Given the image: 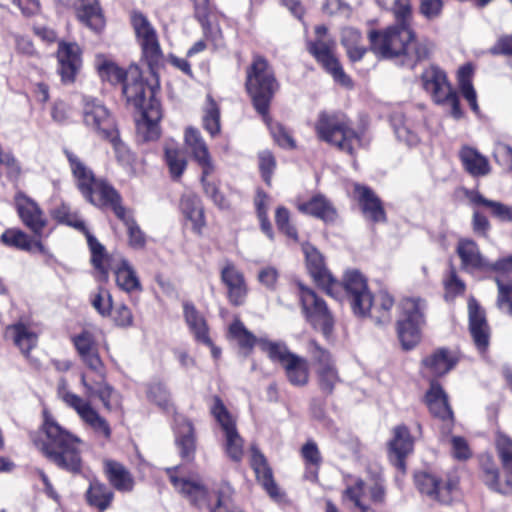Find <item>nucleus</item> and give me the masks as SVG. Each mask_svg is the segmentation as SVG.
Segmentation results:
<instances>
[{
  "label": "nucleus",
  "mask_w": 512,
  "mask_h": 512,
  "mask_svg": "<svg viewBox=\"0 0 512 512\" xmlns=\"http://www.w3.org/2000/svg\"><path fill=\"white\" fill-rule=\"evenodd\" d=\"M147 396L151 401L155 402L158 406L162 408L168 407L169 392L162 383H151L147 389Z\"/></svg>",
  "instance_id": "60"
},
{
  "label": "nucleus",
  "mask_w": 512,
  "mask_h": 512,
  "mask_svg": "<svg viewBox=\"0 0 512 512\" xmlns=\"http://www.w3.org/2000/svg\"><path fill=\"white\" fill-rule=\"evenodd\" d=\"M251 467L254 470L257 481L273 499H278L280 491L273 479V473L265 456L256 448H251Z\"/></svg>",
  "instance_id": "27"
},
{
  "label": "nucleus",
  "mask_w": 512,
  "mask_h": 512,
  "mask_svg": "<svg viewBox=\"0 0 512 512\" xmlns=\"http://www.w3.org/2000/svg\"><path fill=\"white\" fill-rule=\"evenodd\" d=\"M87 501L91 506L96 507L101 512L106 510L110 505L114 497L112 490L105 484L98 481L90 483L87 491Z\"/></svg>",
  "instance_id": "43"
},
{
  "label": "nucleus",
  "mask_w": 512,
  "mask_h": 512,
  "mask_svg": "<svg viewBox=\"0 0 512 512\" xmlns=\"http://www.w3.org/2000/svg\"><path fill=\"white\" fill-rule=\"evenodd\" d=\"M221 279L228 289L229 301L242 305L247 295V287L243 274L231 262H226L221 270Z\"/></svg>",
  "instance_id": "25"
},
{
  "label": "nucleus",
  "mask_w": 512,
  "mask_h": 512,
  "mask_svg": "<svg viewBox=\"0 0 512 512\" xmlns=\"http://www.w3.org/2000/svg\"><path fill=\"white\" fill-rule=\"evenodd\" d=\"M446 298H454L465 291L464 282L457 276L454 269H451L447 279L444 281Z\"/></svg>",
  "instance_id": "63"
},
{
  "label": "nucleus",
  "mask_w": 512,
  "mask_h": 512,
  "mask_svg": "<svg viewBox=\"0 0 512 512\" xmlns=\"http://www.w3.org/2000/svg\"><path fill=\"white\" fill-rule=\"evenodd\" d=\"M94 372L96 373L95 379H89L85 373L81 374L80 380L85 390L86 399L69 391L64 380H61L58 385L57 395L68 407L72 408L79 418L96 434L105 439H110L112 433L111 427L107 420L92 406L90 399L98 398L104 408L111 411L115 391L105 379L104 367L100 371Z\"/></svg>",
  "instance_id": "2"
},
{
  "label": "nucleus",
  "mask_w": 512,
  "mask_h": 512,
  "mask_svg": "<svg viewBox=\"0 0 512 512\" xmlns=\"http://www.w3.org/2000/svg\"><path fill=\"white\" fill-rule=\"evenodd\" d=\"M183 311L186 323L195 338L206 345H211L206 321L196 307L192 303L185 302L183 304Z\"/></svg>",
  "instance_id": "40"
},
{
  "label": "nucleus",
  "mask_w": 512,
  "mask_h": 512,
  "mask_svg": "<svg viewBox=\"0 0 512 512\" xmlns=\"http://www.w3.org/2000/svg\"><path fill=\"white\" fill-rule=\"evenodd\" d=\"M289 211L285 207H278L275 215V222L280 231L285 233L289 238L297 240V231L289 222Z\"/></svg>",
  "instance_id": "59"
},
{
  "label": "nucleus",
  "mask_w": 512,
  "mask_h": 512,
  "mask_svg": "<svg viewBox=\"0 0 512 512\" xmlns=\"http://www.w3.org/2000/svg\"><path fill=\"white\" fill-rule=\"evenodd\" d=\"M483 469V481L484 483L493 491H496L498 493H507V489L502 487L499 481V471L497 467L487 461L482 464Z\"/></svg>",
  "instance_id": "56"
},
{
  "label": "nucleus",
  "mask_w": 512,
  "mask_h": 512,
  "mask_svg": "<svg viewBox=\"0 0 512 512\" xmlns=\"http://www.w3.org/2000/svg\"><path fill=\"white\" fill-rule=\"evenodd\" d=\"M460 159L465 170L474 177L486 176L491 171L488 159L472 147H463Z\"/></svg>",
  "instance_id": "38"
},
{
  "label": "nucleus",
  "mask_w": 512,
  "mask_h": 512,
  "mask_svg": "<svg viewBox=\"0 0 512 512\" xmlns=\"http://www.w3.org/2000/svg\"><path fill=\"white\" fill-rule=\"evenodd\" d=\"M91 304L101 316L106 317L111 315L112 297L109 291L99 289L92 297Z\"/></svg>",
  "instance_id": "58"
},
{
  "label": "nucleus",
  "mask_w": 512,
  "mask_h": 512,
  "mask_svg": "<svg viewBox=\"0 0 512 512\" xmlns=\"http://www.w3.org/2000/svg\"><path fill=\"white\" fill-rule=\"evenodd\" d=\"M303 252L306 256L308 270L315 282L325 289L327 294L334 295V290L339 287V284L325 267L320 252L309 244L303 245Z\"/></svg>",
  "instance_id": "19"
},
{
  "label": "nucleus",
  "mask_w": 512,
  "mask_h": 512,
  "mask_svg": "<svg viewBox=\"0 0 512 512\" xmlns=\"http://www.w3.org/2000/svg\"><path fill=\"white\" fill-rule=\"evenodd\" d=\"M327 27L319 25L315 28L316 38L307 42V50L323 68L332 75L334 80L343 86L350 87L351 79L345 74L334 54L335 41L327 36Z\"/></svg>",
  "instance_id": "9"
},
{
  "label": "nucleus",
  "mask_w": 512,
  "mask_h": 512,
  "mask_svg": "<svg viewBox=\"0 0 512 512\" xmlns=\"http://www.w3.org/2000/svg\"><path fill=\"white\" fill-rule=\"evenodd\" d=\"M83 233L86 236L87 243L91 251V262L93 266L97 270L104 272V260L106 258L105 247L89 232L87 228Z\"/></svg>",
  "instance_id": "53"
},
{
  "label": "nucleus",
  "mask_w": 512,
  "mask_h": 512,
  "mask_svg": "<svg viewBox=\"0 0 512 512\" xmlns=\"http://www.w3.org/2000/svg\"><path fill=\"white\" fill-rule=\"evenodd\" d=\"M279 278V273L275 267L267 266L258 273V281L269 290H274Z\"/></svg>",
  "instance_id": "64"
},
{
  "label": "nucleus",
  "mask_w": 512,
  "mask_h": 512,
  "mask_svg": "<svg viewBox=\"0 0 512 512\" xmlns=\"http://www.w3.org/2000/svg\"><path fill=\"white\" fill-rule=\"evenodd\" d=\"M315 131L320 140L349 155H353L361 146L360 134L343 114L320 113L315 124Z\"/></svg>",
  "instance_id": "7"
},
{
  "label": "nucleus",
  "mask_w": 512,
  "mask_h": 512,
  "mask_svg": "<svg viewBox=\"0 0 512 512\" xmlns=\"http://www.w3.org/2000/svg\"><path fill=\"white\" fill-rule=\"evenodd\" d=\"M355 192L358 195L359 203L365 218L373 222L386 221V214L381 200L370 188L356 185Z\"/></svg>",
  "instance_id": "31"
},
{
  "label": "nucleus",
  "mask_w": 512,
  "mask_h": 512,
  "mask_svg": "<svg viewBox=\"0 0 512 512\" xmlns=\"http://www.w3.org/2000/svg\"><path fill=\"white\" fill-rule=\"evenodd\" d=\"M73 342L81 360L91 371H100L103 368L104 364L90 332L83 331L73 338Z\"/></svg>",
  "instance_id": "29"
},
{
  "label": "nucleus",
  "mask_w": 512,
  "mask_h": 512,
  "mask_svg": "<svg viewBox=\"0 0 512 512\" xmlns=\"http://www.w3.org/2000/svg\"><path fill=\"white\" fill-rule=\"evenodd\" d=\"M180 209L186 219L191 221L193 231L201 234L206 222L200 198L193 193L184 194L180 201Z\"/></svg>",
  "instance_id": "34"
},
{
  "label": "nucleus",
  "mask_w": 512,
  "mask_h": 512,
  "mask_svg": "<svg viewBox=\"0 0 512 512\" xmlns=\"http://www.w3.org/2000/svg\"><path fill=\"white\" fill-rule=\"evenodd\" d=\"M469 332L474 345L480 353L489 346L491 330L486 319L485 311L478 302L471 298L468 301Z\"/></svg>",
  "instance_id": "18"
},
{
  "label": "nucleus",
  "mask_w": 512,
  "mask_h": 512,
  "mask_svg": "<svg viewBox=\"0 0 512 512\" xmlns=\"http://www.w3.org/2000/svg\"><path fill=\"white\" fill-rule=\"evenodd\" d=\"M165 160L171 177L174 180L179 179L187 166V160L183 152L178 148L166 146Z\"/></svg>",
  "instance_id": "49"
},
{
  "label": "nucleus",
  "mask_w": 512,
  "mask_h": 512,
  "mask_svg": "<svg viewBox=\"0 0 512 512\" xmlns=\"http://www.w3.org/2000/svg\"><path fill=\"white\" fill-rule=\"evenodd\" d=\"M1 241L7 246L25 251H30L33 247H37L41 252L44 250L41 242L31 240L27 234L16 229L6 230L1 235Z\"/></svg>",
  "instance_id": "47"
},
{
  "label": "nucleus",
  "mask_w": 512,
  "mask_h": 512,
  "mask_svg": "<svg viewBox=\"0 0 512 512\" xmlns=\"http://www.w3.org/2000/svg\"><path fill=\"white\" fill-rule=\"evenodd\" d=\"M334 290L332 297H337L338 291L343 287L348 295L354 313H364L371 302V293L365 277L357 270L347 271L342 283Z\"/></svg>",
  "instance_id": "14"
},
{
  "label": "nucleus",
  "mask_w": 512,
  "mask_h": 512,
  "mask_svg": "<svg viewBox=\"0 0 512 512\" xmlns=\"http://www.w3.org/2000/svg\"><path fill=\"white\" fill-rule=\"evenodd\" d=\"M42 429L46 435L40 447L44 456L61 469L71 473L80 472L82 440L61 427L46 411Z\"/></svg>",
  "instance_id": "4"
},
{
  "label": "nucleus",
  "mask_w": 512,
  "mask_h": 512,
  "mask_svg": "<svg viewBox=\"0 0 512 512\" xmlns=\"http://www.w3.org/2000/svg\"><path fill=\"white\" fill-rule=\"evenodd\" d=\"M78 20L91 30L98 32L105 26V18L98 0H76L74 3Z\"/></svg>",
  "instance_id": "30"
},
{
  "label": "nucleus",
  "mask_w": 512,
  "mask_h": 512,
  "mask_svg": "<svg viewBox=\"0 0 512 512\" xmlns=\"http://www.w3.org/2000/svg\"><path fill=\"white\" fill-rule=\"evenodd\" d=\"M116 284L126 293L141 292L142 285L134 268L123 259L115 270Z\"/></svg>",
  "instance_id": "41"
},
{
  "label": "nucleus",
  "mask_w": 512,
  "mask_h": 512,
  "mask_svg": "<svg viewBox=\"0 0 512 512\" xmlns=\"http://www.w3.org/2000/svg\"><path fill=\"white\" fill-rule=\"evenodd\" d=\"M258 344L262 351L268 354V357L272 361H278L285 366L286 363L292 358L295 354L291 353L287 346L282 342H272L265 339L258 340Z\"/></svg>",
  "instance_id": "48"
},
{
  "label": "nucleus",
  "mask_w": 512,
  "mask_h": 512,
  "mask_svg": "<svg viewBox=\"0 0 512 512\" xmlns=\"http://www.w3.org/2000/svg\"><path fill=\"white\" fill-rule=\"evenodd\" d=\"M425 403L433 417L442 422V432L448 435L454 424L452 409L448 396L436 381H431L430 388L425 394Z\"/></svg>",
  "instance_id": "17"
},
{
  "label": "nucleus",
  "mask_w": 512,
  "mask_h": 512,
  "mask_svg": "<svg viewBox=\"0 0 512 512\" xmlns=\"http://www.w3.org/2000/svg\"><path fill=\"white\" fill-rule=\"evenodd\" d=\"M469 200L476 205H483L491 210V213L501 221H512V207L501 202L486 199L477 191L468 194Z\"/></svg>",
  "instance_id": "46"
},
{
  "label": "nucleus",
  "mask_w": 512,
  "mask_h": 512,
  "mask_svg": "<svg viewBox=\"0 0 512 512\" xmlns=\"http://www.w3.org/2000/svg\"><path fill=\"white\" fill-rule=\"evenodd\" d=\"M209 102V107L203 117V125L211 136H216L220 132V112L212 99H209Z\"/></svg>",
  "instance_id": "55"
},
{
  "label": "nucleus",
  "mask_w": 512,
  "mask_h": 512,
  "mask_svg": "<svg viewBox=\"0 0 512 512\" xmlns=\"http://www.w3.org/2000/svg\"><path fill=\"white\" fill-rule=\"evenodd\" d=\"M246 88L252 97L256 110L265 115L270 101L278 88L274 72L261 56H255L247 70Z\"/></svg>",
  "instance_id": "8"
},
{
  "label": "nucleus",
  "mask_w": 512,
  "mask_h": 512,
  "mask_svg": "<svg viewBox=\"0 0 512 512\" xmlns=\"http://www.w3.org/2000/svg\"><path fill=\"white\" fill-rule=\"evenodd\" d=\"M5 337L11 339L25 356L29 355L38 342L37 334L30 326L23 323L8 326L5 330Z\"/></svg>",
  "instance_id": "35"
},
{
  "label": "nucleus",
  "mask_w": 512,
  "mask_h": 512,
  "mask_svg": "<svg viewBox=\"0 0 512 512\" xmlns=\"http://www.w3.org/2000/svg\"><path fill=\"white\" fill-rule=\"evenodd\" d=\"M212 413L225 434L226 453L233 461H240L243 456V439L239 435L235 421L220 399H216Z\"/></svg>",
  "instance_id": "15"
},
{
  "label": "nucleus",
  "mask_w": 512,
  "mask_h": 512,
  "mask_svg": "<svg viewBox=\"0 0 512 512\" xmlns=\"http://www.w3.org/2000/svg\"><path fill=\"white\" fill-rule=\"evenodd\" d=\"M361 34L358 30L347 27L342 30L341 43L346 48L351 61H359L363 58L366 49L361 44Z\"/></svg>",
  "instance_id": "44"
},
{
  "label": "nucleus",
  "mask_w": 512,
  "mask_h": 512,
  "mask_svg": "<svg viewBox=\"0 0 512 512\" xmlns=\"http://www.w3.org/2000/svg\"><path fill=\"white\" fill-rule=\"evenodd\" d=\"M184 141L194 160L204 170V174H211L214 171V164L199 130L189 127L185 131Z\"/></svg>",
  "instance_id": "24"
},
{
  "label": "nucleus",
  "mask_w": 512,
  "mask_h": 512,
  "mask_svg": "<svg viewBox=\"0 0 512 512\" xmlns=\"http://www.w3.org/2000/svg\"><path fill=\"white\" fill-rule=\"evenodd\" d=\"M457 355L447 348H439L422 360V365L433 375L442 376L454 368Z\"/></svg>",
  "instance_id": "33"
},
{
  "label": "nucleus",
  "mask_w": 512,
  "mask_h": 512,
  "mask_svg": "<svg viewBox=\"0 0 512 512\" xmlns=\"http://www.w3.org/2000/svg\"><path fill=\"white\" fill-rule=\"evenodd\" d=\"M233 489L228 483H224L218 490L217 502L210 512H243L234 506L232 502Z\"/></svg>",
  "instance_id": "52"
},
{
  "label": "nucleus",
  "mask_w": 512,
  "mask_h": 512,
  "mask_svg": "<svg viewBox=\"0 0 512 512\" xmlns=\"http://www.w3.org/2000/svg\"><path fill=\"white\" fill-rule=\"evenodd\" d=\"M371 304L364 313H354L359 317H370L378 326L391 322V310L394 306V299L386 291H380L377 295H371Z\"/></svg>",
  "instance_id": "28"
},
{
  "label": "nucleus",
  "mask_w": 512,
  "mask_h": 512,
  "mask_svg": "<svg viewBox=\"0 0 512 512\" xmlns=\"http://www.w3.org/2000/svg\"><path fill=\"white\" fill-rule=\"evenodd\" d=\"M496 447L499 452L503 467L512 465V439L505 434H498Z\"/></svg>",
  "instance_id": "62"
},
{
  "label": "nucleus",
  "mask_w": 512,
  "mask_h": 512,
  "mask_svg": "<svg viewBox=\"0 0 512 512\" xmlns=\"http://www.w3.org/2000/svg\"><path fill=\"white\" fill-rule=\"evenodd\" d=\"M15 205L22 222L35 234L39 235L46 225V219L38 204L25 194L15 196Z\"/></svg>",
  "instance_id": "21"
},
{
  "label": "nucleus",
  "mask_w": 512,
  "mask_h": 512,
  "mask_svg": "<svg viewBox=\"0 0 512 512\" xmlns=\"http://www.w3.org/2000/svg\"><path fill=\"white\" fill-rule=\"evenodd\" d=\"M299 211L319 218L325 222L336 219L337 213L329 200L321 195L313 196L309 201L298 204Z\"/></svg>",
  "instance_id": "37"
},
{
  "label": "nucleus",
  "mask_w": 512,
  "mask_h": 512,
  "mask_svg": "<svg viewBox=\"0 0 512 512\" xmlns=\"http://www.w3.org/2000/svg\"><path fill=\"white\" fill-rule=\"evenodd\" d=\"M110 207L115 215L124 222L127 227L129 245L134 249H142L145 246V235L136 221L126 214V209L121 205V199L111 203Z\"/></svg>",
  "instance_id": "39"
},
{
  "label": "nucleus",
  "mask_w": 512,
  "mask_h": 512,
  "mask_svg": "<svg viewBox=\"0 0 512 512\" xmlns=\"http://www.w3.org/2000/svg\"><path fill=\"white\" fill-rule=\"evenodd\" d=\"M175 435V442L181 458L192 461L196 450L193 425L188 420L181 418L176 426Z\"/></svg>",
  "instance_id": "36"
},
{
  "label": "nucleus",
  "mask_w": 512,
  "mask_h": 512,
  "mask_svg": "<svg viewBox=\"0 0 512 512\" xmlns=\"http://www.w3.org/2000/svg\"><path fill=\"white\" fill-rule=\"evenodd\" d=\"M456 252L461 260V268L467 272L493 271V263H490L482 255L477 243L471 239H460Z\"/></svg>",
  "instance_id": "20"
},
{
  "label": "nucleus",
  "mask_w": 512,
  "mask_h": 512,
  "mask_svg": "<svg viewBox=\"0 0 512 512\" xmlns=\"http://www.w3.org/2000/svg\"><path fill=\"white\" fill-rule=\"evenodd\" d=\"M55 217L59 222L71 226L81 232L86 229L85 223L78 215L72 212L67 206L63 205L55 210Z\"/></svg>",
  "instance_id": "57"
},
{
  "label": "nucleus",
  "mask_w": 512,
  "mask_h": 512,
  "mask_svg": "<svg viewBox=\"0 0 512 512\" xmlns=\"http://www.w3.org/2000/svg\"><path fill=\"white\" fill-rule=\"evenodd\" d=\"M132 25L142 48L143 56L148 65L152 67L159 62L162 56L156 31L141 13L132 15Z\"/></svg>",
  "instance_id": "16"
},
{
  "label": "nucleus",
  "mask_w": 512,
  "mask_h": 512,
  "mask_svg": "<svg viewBox=\"0 0 512 512\" xmlns=\"http://www.w3.org/2000/svg\"><path fill=\"white\" fill-rule=\"evenodd\" d=\"M289 382L294 386H304L309 380V366L305 358L294 355L283 366Z\"/></svg>",
  "instance_id": "42"
},
{
  "label": "nucleus",
  "mask_w": 512,
  "mask_h": 512,
  "mask_svg": "<svg viewBox=\"0 0 512 512\" xmlns=\"http://www.w3.org/2000/svg\"><path fill=\"white\" fill-rule=\"evenodd\" d=\"M302 308L308 321L320 329L324 335H328L334 324L333 316L327 308L325 301L319 298L315 292L299 283Z\"/></svg>",
  "instance_id": "12"
},
{
  "label": "nucleus",
  "mask_w": 512,
  "mask_h": 512,
  "mask_svg": "<svg viewBox=\"0 0 512 512\" xmlns=\"http://www.w3.org/2000/svg\"><path fill=\"white\" fill-rule=\"evenodd\" d=\"M424 89L431 94L437 104L446 106L456 120L463 117L457 93L447 81L446 74L437 67H431L422 74Z\"/></svg>",
  "instance_id": "10"
},
{
  "label": "nucleus",
  "mask_w": 512,
  "mask_h": 512,
  "mask_svg": "<svg viewBox=\"0 0 512 512\" xmlns=\"http://www.w3.org/2000/svg\"><path fill=\"white\" fill-rule=\"evenodd\" d=\"M209 175L210 174H204V170H202L201 183L205 194L209 196L219 208H228V202L225 199V197L219 192L218 187L214 183L207 181V176Z\"/></svg>",
  "instance_id": "61"
},
{
  "label": "nucleus",
  "mask_w": 512,
  "mask_h": 512,
  "mask_svg": "<svg viewBox=\"0 0 512 512\" xmlns=\"http://www.w3.org/2000/svg\"><path fill=\"white\" fill-rule=\"evenodd\" d=\"M177 470L178 467H170L166 469V473L175 489L186 497L193 505L201 506L206 503L207 489L205 486L200 481L179 478L176 475Z\"/></svg>",
  "instance_id": "23"
},
{
  "label": "nucleus",
  "mask_w": 512,
  "mask_h": 512,
  "mask_svg": "<svg viewBox=\"0 0 512 512\" xmlns=\"http://www.w3.org/2000/svg\"><path fill=\"white\" fill-rule=\"evenodd\" d=\"M81 50L76 43L60 42L58 45L57 58H58V72L64 83H72L75 75L80 68Z\"/></svg>",
  "instance_id": "22"
},
{
  "label": "nucleus",
  "mask_w": 512,
  "mask_h": 512,
  "mask_svg": "<svg viewBox=\"0 0 512 512\" xmlns=\"http://www.w3.org/2000/svg\"><path fill=\"white\" fill-rule=\"evenodd\" d=\"M495 281L498 288L497 307L512 317V279L497 277Z\"/></svg>",
  "instance_id": "50"
},
{
  "label": "nucleus",
  "mask_w": 512,
  "mask_h": 512,
  "mask_svg": "<svg viewBox=\"0 0 512 512\" xmlns=\"http://www.w3.org/2000/svg\"><path fill=\"white\" fill-rule=\"evenodd\" d=\"M371 50L386 59L402 57L401 64L411 69L430 57L432 42L415 39L409 25L395 24L384 31H371L369 34Z\"/></svg>",
  "instance_id": "3"
},
{
  "label": "nucleus",
  "mask_w": 512,
  "mask_h": 512,
  "mask_svg": "<svg viewBox=\"0 0 512 512\" xmlns=\"http://www.w3.org/2000/svg\"><path fill=\"white\" fill-rule=\"evenodd\" d=\"M425 303L420 298H406L401 302L402 315L400 319L424 322L423 311Z\"/></svg>",
  "instance_id": "51"
},
{
  "label": "nucleus",
  "mask_w": 512,
  "mask_h": 512,
  "mask_svg": "<svg viewBox=\"0 0 512 512\" xmlns=\"http://www.w3.org/2000/svg\"><path fill=\"white\" fill-rule=\"evenodd\" d=\"M98 71L102 80L111 84H122L123 94L127 102L141 112V118L136 122L137 136L142 141L158 139L162 110L156 97V86L145 83L136 69L130 71L126 76L121 68L111 62L100 64Z\"/></svg>",
  "instance_id": "1"
},
{
  "label": "nucleus",
  "mask_w": 512,
  "mask_h": 512,
  "mask_svg": "<svg viewBox=\"0 0 512 512\" xmlns=\"http://www.w3.org/2000/svg\"><path fill=\"white\" fill-rule=\"evenodd\" d=\"M230 334L237 341L238 345L243 349L251 350L256 344V337L249 332L242 322L236 320L230 325Z\"/></svg>",
  "instance_id": "54"
},
{
  "label": "nucleus",
  "mask_w": 512,
  "mask_h": 512,
  "mask_svg": "<svg viewBox=\"0 0 512 512\" xmlns=\"http://www.w3.org/2000/svg\"><path fill=\"white\" fill-rule=\"evenodd\" d=\"M413 450V439L406 426L394 428V437L389 443L390 461L399 470H405V458Z\"/></svg>",
  "instance_id": "26"
},
{
  "label": "nucleus",
  "mask_w": 512,
  "mask_h": 512,
  "mask_svg": "<svg viewBox=\"0 0 512 512\" xmlns=\"http://www.w3.org/2000/svg\"><path fill=\"white\" fill-rule=\"evenodd\" d=\"M414 481L421 494L442 504H450L459 490V479L456 475H449L442 481L431 472L419 471L415 473Z\"/></svg>",
  "instance_id": "11"
},
{
  "label": "nucleus",
  "mask_w": 512,
  "mask_h": 512,
  "mask_svg": "<svg viewBox=\"0 0 512 512\" xmlns=\"http://www.w3.org/2000/svg\"><path fill=\"white\" fill-rule=\"evenodd\" d=\"M310 353L316 365V377L319 389L326 395H331L341 382L335 362L331 354L316 342H310Z\"/></svg>",
  "instance_id": "13"
},
{
  "label": "nucleus",
  "mask_w": 512,
  "mask_h": 512,
  "mask_svg": "<svg viewBox=\"0 0 512 512\" xmlns=\"http://www.w3.org/2000/svg\"><path fill=\"white\" fill-rule=\"evenodd\" d=\"M104 471L110 484L120 492H131L135 481L130 471L115 460L104 461Z\"/></svg>",
  "instance_id": "32"
},
{
  "label": "nucleus",
  "mask_w": 512,
  "mask_h": 512,
  "mask_svg": "<svg viewBox=\"0 0 512 512\" xmlns=\"http://www.w3.org/2000/svg\"><path fill=\"white\" fill-rule=\"evenodd\" d=\"M70 165L77 187L83 196L93 205L108 207L120 200L119 193L105 180L96 179L92 170L72 151H64Z\"/></svg>",
  "instance_id": "6"
},
{
  "label": "nucleus",
  "mask_w": 512,
  "mask_h": 512,
  "mask_svg": "<svg viewBox=\"0 0 512 512\" xmlns=\"http://www.w3.org/2000/svg\"><path fill=\"white\" fill-rule=\"evenodd\" d=\"M82 121L88 131L112 145L119 161L129 160L130 151L120 138L115 117L101 100L91 96L82 98Z\"/></svg>",
  "instance_id": "5"
},
{
  "label": "nucleus",
  "mask_w": 512,
  "mask_h": 512,
  "mask_svg": "<svg viewBox=\"0 0 512 512\" xmlns=\"http://www.w3.org/2000/svg\"><path fill=\"white\" fill-rule=\"evenodd\" d=\"M423 322L399 319L397 323L398 337L404 349L415 347L420 341V327Z\"/></svg>",
  "instance_id": "45"
}]
</instances>
